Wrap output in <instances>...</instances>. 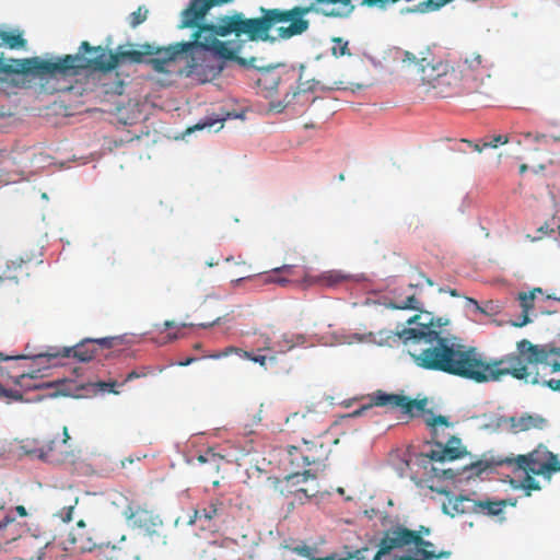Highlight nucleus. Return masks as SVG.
<instances>
[{"label":"nucleus","mask_w":560,"mask_h":560,"mask_svg":"<svg viewBox=\"0 0 560 560\" xmlns=\"http://www.w3.org/2000/svg\"><path fill=\"white\" fill-rule=\"evenodd\" d=\"M300 421H307V413L294 412L287 418V423L299 424Z\"/></svg>","instance_id":"nucleus-48"},{"label":"nucleus","mask_w":560,"mask_h":560,"mask_svg":"<svg viewBox=\"0 0 560 560\" xmlns=\"http://www.w3.org/2000/svg\"><path fill=\"white\" fill-rule=\"evenodd\" d=\"M317 83L318 82H316L315 80L300 82L295 90H293L292 92L288 91L285 93L282 101H279L278 103L271 102L270 108L278 113L282 112L298 94L314 91Z\"/></svg>","instance_id":"nucleus-25"},{"label":"nucleus","mask_w":560,"mask_h":560,"mask_svg":"<svg viewBox=\"0 0 560 560\" xmlns=\"http://www.w3.org/2000/svg\"><path fill=\"white\" fill-rule=\"evenodd\" d=\"M334 46L331 48V54L335 57H341V56H351V52L349 50V43L347 40H343L341 37H334L332 38Z\"/></svg>","instance_id":"nucleus-38"},{"label":"nucleus","mask_w":560,"mask_h":560,"mask_svg":"<svg viewBox=\"0 0 560 560\" xmlns=\"http://www.w3.org/2000/svg\"><path fill=\"white\" fill-rule=\"evenodd\" d=\"M528 170V166L526 164H522L520 166V174H524Z\"/></svg>","instance_id":"nucleus-61"},{"label":"nucleus","mask_w":560,"mask_h":560,"mask_svg":"<svg viewBox=\"0 0 560 560\" xmlns=\"http://www.w3.org/2000/svg\"><path fill=\"white\" fill-rule=\"evenodd\" d=\"M425 423L432 429V438L438 439V425L450 427L447 417L439 415L432 416L425 420Z\"/></svg>","instance_id":"nucleus-37"},{"label":"nucleus","mask_w":560,"mask_h":560,"mask_svg":"<svg viewBox=\"0 0 560 560\" xmlns=\"http://www.w3.org/2000/svg\"><path fill=\"white\" fill-rule=\"evenodd\" d=\"M122 92H124V82L118 78L115 79L113 86L105 89V93L121 95Z\"/></svg>","instance_id":"nucleus-45"},{"label":"nucleus","mask_w":560,"mask_h":560,"mask_svg":"<svg viewBox=\"0 0 560 560\" xmlns=\"http://www.w3.org/2000/svg\"><path fill=\"white\" fill-rule=\"evenodd\" d=\"M31 63L28 58L25 59H10L5 61L0 57V82L8 79L10 74H31Z\"/></svg>","instance_id":"nucleus-23"},{"label":"nucleus","mask_w":560,"mask_h":560,"mask_svg":"<svg viewBox=\"0 0 560 560\" xmlns=\"http://www.w3.org/2000/svg\"><path fill=\"white\" fill-rule=\"evenodd\" d=\"M266 282L279 283L280 285H285L287 283H289V280L285 279V278H280V277H276V276H269L266 279Z\"/></svg>","instance_id":"nucleus-50"},{"label":"nucleus","mask_w":560,"mask_h":560,"mask_svg":"<svg viewBox=\"0 0 560 560\" xmlns=\"http://www.w3.org/2000/svg\"><path fill=\"white\" fill-rule=\"evenodd\" d=\"M288 492L293 495L299 504H305L319 493V483L316 475L311 470L293 472L285 477Z\"/></svg>","instance_id":"nucleus-13"},{"label":"nucleus","mask_w":560,"mask_h":560,"mask_svg":"<svg viewBox=\"0 0 560 560\" xmlns=\"http://www.w3.org/2000/svg\"><path fill=\"white\" fill-rule=\"evenodd\" d=\"M243 351L242 349L240 348H236V347H228L225 348L221 353L217 354V355H213V358H221V357H226L231 353H236V354H240L243 357Z\"/></svg>","instance_id":"nucleus-49"},{"label":"nucleus","mask_w":560,"mask_h":560,"mask_svg":"<svg viewBox=\"0 0 560 560\" xmlns=\"http://www.w3.org/2000/svg\"><path fill=\"white\" fill-rule=\"evenodd\" d=\"M112 346L113 338L85 339L74 347H63L60 349L50 347L46 352L35 354L33 359L39 362H49L51 359L73 357L81 362H88L94 358L98 348L104 349Z\"/></svg>","instance_id":"nucleus-10"},{"label":"nucleus","mask_w":560,"mask_h":560,"mask_svg":"<svg viewBox=\"0 0 560 560\" xmlns=\"http://www.w3.org/2000/svg\"><path fill=\"white\" fill-rule=\"evenodd\" d=\"M296 80L295 70H285L279 67L260 69L256 84L265 98H271L278 93L280 86L292 88Z\"/></svg>","instance_id":"nucleus-12"},{"label":"nucleus","mask_w":560,"mask_h":560,"mask_svg":"<svg viewBox=\"0 0 560 560\" xmlns=\"http://www.w3.org/2000/svg\"><path fill=\"white\" fill-rule=\"evenodd\" d=\"M173 326H174V322L166 320V322L164 323V327H165L166 329H167V328H171V327H173Z\"/></svg>","instance_id":"nucleus-63"},{"label":"nucleus","mask_w":560,"mask_h":560,"mask_svg":"<svg viewBox=\"0 0 560 560\" xmlns=\"http://www.w3.org/2000/svg\"><path fill=\"white\" fill-rule=\"evenodd\" d=\"M197 518H200V512L198 509L194 510V513L188 521V525H194L196 523Z\"/></svg>","instance_id":"nucleus-53"},{"label":"nucleus","mask_w":560,"mask_h":560,"mask_svg":"<svg viewBox=\"0 0 560 560\" xmlns=\"http://www.w3.org/2000/svg\"><path fill=\"white\" fill-rule=\"evenodd\" d=\"M124 514L133 526L142 528L150 536L162 537V545L166 544V536L163 534V522L154 511L140 505H129Z\"/></svg>","instance_id":"nucleus-15"},{"label":"nucleus","mask_w":560,"mask_h":560,"mask_svg":"<svg viewBox=\"0 0 560 560\" xmlns=\"http://www.w3.org/2000/svg\"><path fill=\"white\" fill-rule=\"evenodd\" d=\"M148 9L143 7H139L137 11L132 12L129 16V24L131 27H137L141 23H143L148 18Z\"/></svg>","instance_id":"nucleus-40"},{"label":"nucleus","mask_w":560,"mask_h":560,"mask_svg":"<svg viewBox=\"0 0 560 560\" xmlns=\"http://www.w3.org/2000/svg\"><path fill=\"white\" fill-rule=\"evenodd\" d=\"M302 446L304 448L305 458L308 460L310 465L318 464L328 456L329 451L319 438L313 440L303 439Z\"/></svg>","instance_id":"nucleus-24"},{"label":"nucleus","mask_w":560,"mask_h":560,"mask_svg":"<svg viewBox=\"0 0 560 560\" xmlns=\"http://www.w3.org/2000/svg\"><path fill=\"white\" fill-rule=\"evenodd\" d=\"M288 462L292 468H303L310 466L308 460L305 458L303 446L289 445L287 447Z\"/></svg>","instance_id":"nucleus-30"},{"label":"nucleus","mask_w":560,"mask_h":560,"mask_svg":"<svg viewBox=\"0 0 560 560\" xmlns=\"http://www.w3.org/2000/svg\"><path fill=\"white\" fill-rule=\"evenodd\" d=\"M212 125H213L212 122H205V124H202V125H199V124H198V125H196V126L194 127V129H203L205 127H212Z\"/></svg>","instance_id":"nucleus-59"},{"label":"nucleus","mask_w":560,"mask_h":560,"mask_svg":"<svg viewBox=\"0 0 560 560\" xmlns=\"http://www.w3.org/2000/svg\"><path fill=\"white\" fill-rule=\"evenodd\" d=\"M442 477L447 478V479H453L455 477V472L452 469H445V470H443Z\"/></svg>","instance_id":"nucleus-56"},{"label":"nucleus","mask_w":560,"mask_h":560,"mask_svg":"<svg viewBox=\"0 0 560 560\" xmlns=\"http://www.w3.org/2000/svg\"><path fill=\"white\" fill-rule=\"evenodd\" d=\"M26 39L23 33L19 30L5 31L3 35V47L10 49H24L26 47Z\"/></svg>","instance_id":"nucleus-29"},{"label":"nucleus","mask_w":560,"mask_h":560,"mask_svg":"<svg viewBox=\"0 0 560 560\" xmlns=\"http://www.w3.org/2000/svg\"><path fill=\"white\" fill-rule=\"evenodd\" d=\"M25 262L23 260L20 261H11V266H8V270L4 272V277H0V281L2 279H9L18 281L20 277L23 275H27L25 269Z\"/></svg>","instance_id":"nucleus-34"},{"label":"nucleus","mask_w":560,"mask_h":560,"mask_svg":"<svg viewBox=\"0 0 560 560\" xmlns=\"http://www.w3.org/2000/svg\"><path fill=\"white\" fill-rule=\"evenodd\" d=\"M422 278L424 279V281L427 282L428 285L432 287L434 284L430 278H428L425 276H422Z\"/></svg>","instance_id":"nucleus-62"},{"label":"nucleus","mask_w":560,"mask_h":560,"mask_svg":"<svg viewBox=\"0 0 560 560\" xmlns=\"http://www.w3.org/2000/svg\"><path fill=\"white\" fill-rule=\"evenodd\" d=\"M223 506V502L219 499H212L208 502V504L199 510L200 518H205L207 521L213 520L219 515L221 508Z\"/></svg>","instance_id":"nucleus-33"},{"label":"nucleus","mask_w":560,"mask_h":560,"mask_svg":"<svg viewBox=\"0 0 560 560\" xmlns=\"http://www.w3.org/2000/svg\"><path fill=\"white\" fill-rule=\"evenodd\" d=\"M350 279L349 275L341 272L340 270H328L319 276H305L304 282L307 285L319 284L327 288L337 287Z\"/></svg>","instance_id":"nucleus-21"},{"label":"nucleus","mask_w":560,"mask_h":560,"mask_svg":"<svg viewBox=\"0 0 560 560\" xmlns=\"http://www.w3.org/2000/svg\"><path fill=\"white\" fill-rule=\"evenodd\" d=\"M306 5H296L290 10L260 8L259 18L246 19L242 13L240 23L244 36L249 40L275 42L287 40L305 33L310 21L304 19L310 13L327 18H347L354 10L351 0H308ZM362 5H365L362 0Z\"/></svg>","instance_id":"nucleus-1"},{"label":"nucleus","mask_w":560,"mask_h":560,"mask_svg":"<svg viewBox=\"0 0 560 560\" xmlns=\"http://www.w3.org/2000/svg\"><path fill=\"white\" fill-rule=\"evenodd\" d=\"M450 556L451 551L436 552L417 530L396 526L385 530L373 560H438Z\"/></svg>","instance_id":"nucleus-5"},{"label":"nucleus","mask_w":560,"mask_h":560,"mask_svg":"<svg viewBox=\"0 0 560 560\" xmlns=\"http://www.w3.org/2000/svg\"><path fill=\"white\" fill-rule=\"evenodd\" d=\"M25 532L24 525L16 522L14 517L5 515L0 518V549L12 542L20 541Z\"/></svg>","instance_id":"nucleus-19"},{"label":"nucleus","mask_w":560,"mask_h":560,"mask_svg":"<svg viewBox=\"0 0 560 560\" xmlns=\"http://www.w3.org/2000/svg\"><path fill=\"white\" fill-rule=\"evenodd\" d=\"M368 402L352 412L353 417L365 415L373 407H384L389 410L398 409L401 413L409 418H415L424 411L427 406V398L412 399L402 394L386 393L377 389L368 395Z\"/></svg>","instance_id":"nucleus-8"},{"label":"nucleus","mask_w":560,"mask_h":560,"mask_svg":"<svg viewBox=\"0 0 560 560\" xmlns=\"http://www.w3.org/2000/svg\"><path fill=\"white\" fill-rule=\"evenodd\" d=\"M50 546V540L46 537L26 533L16 544V548L22 553L23 560H43L44 550Z\"/></svg>","instance_id":"nucleus-17"},{"label":"nucleus","mask_w":560,"mask_h":560,"mask_svg":"<svg viewBox=\"0 0 560 560\" xmlns=\"http://www.w3.org/2000/svg\"><path fill=\"white\" fill-rule=\"evenodd\" d=\"M476 511L475 514H482L488 516H499L503 513L509 502L506 500H475Z\"/></svg>","instance_id":"nucleus-26"},{"label":"nucleus","mask_w":560,"mask_h":560,"mask_svg":"<svg viewBox=\"0 0 560 560\" xmlns=\"http://www.w3.org/2000/svg\"><path fill=\"white\" fill-rule=\"evenodd\" d=\"M283 548L308 560H368V553L370 552L369 547L352 549L350 546L346 545L343 546L341 552H334L324 558H316L315 555L318 552L317 547L310 546L304 541H301L296 545L285 544L283 545Z\"/></svg>","instance_id":"nucleus-14"},{"label":"nucleus","mask_w":560,"mask_h":560,"mask_svg":"<svg viewBox=\"0 0 560 560\" xmlns=\"http://www.w3.org/2000/svg\"><path fill=\"white\" fill-rule=\"evenodd\" d=\"M195 359L194 358H188L185 362H182L180 365H188L190 364Z\"/></svg>","instance_id":"nucleus-64"},{"label":"nucleus","mask_w":560,"mask_h":560,"mask_svg":"<svg viewBox=\"0 0 560 560\" xmlns=\"http://www.w3.org/2000/svg\"><path fill=\"white\" fill-rule=\"evenodd\" d=\"M197 459L201 464H205V463L212 464L214 469L218 470L222 458L218 454H215L211 451H208L206 454L199 455Z\"/></svg>","instance_id":"nucleus-43"},{"label":"nucleus","mask_w":560,"mask_h":560,"mask_svg":"<svg viewBox=\"0 0 560 560\" xmlns=\"http://www.w3.org/2000/svg\"><path fill=\"white\" fill-rule=\"evenodd\" d=\"M452 0H425L420 3H418L412 9H407V12H420V13H427L431 11H436L446 3L451 2Z\"/></svg>","instance_id":"nucleus-32"},{"label":"nucleus","mask_w":560,"mask_h":560,"mask_svg":"<svg viewBox=\"0 0 560 560\" xmlns=\"http://www.w3.org/2000/svg\"><path fill=\"white\" fill-rule=\"evenodd\" d=\"M440 292H448L452 296H455V298L459 296V294L457 293V291L455 289H447V290L440 289Z\"/></svg>","instance_id":"nucleus-57"},{"label":"nucleus","mask_w":560,"mask_h":560,"mask_svg":"<svg viewBox=\"0 0 560 560\" xmlns=\"http://www.w3.org/2000/svg\"><path fill=\"white\" fill-rule=\"evenodd\" d=\"M407 320L410 327H405L397 331V336L408 345L413 341L431 338L434 335H442L439 330L448 324L447 319L435 318L430 312L421 311Z\"/></svg>","instance_id":"nucleus-11"},{"label":"nucleus","mask_w":560,"mask_h":560,"mask_svg":"<svg viewBox=\"0 0 560 560\" xmlns=\"http://www.w3.org/2000/svg\"><path fill=\"white\" fill-rule=\"evenodd\" d=\"M152 44H143L139 50H124L121 46L116 52H112L102 46H91L89 42H82L79 51L74 55H65L56 59L28 58L31 74L43 78H69L78 75L82 70L92 69L103 72L114 70L120 62L129 60L141 63L145 56L152 55Z\"/></svg>","instance_id":"nucleus-3"},{"label":"nucleus","mask_w":560,"mask_h":560,"mask_svg":"<svg viewBox=\"0 0 560 560\" xmlns=\"http://www.w3.org/2000/svg\"><path fill=\"white\" fill-rule=\"evenodd\" d=\"M295 342L292 336L288 334L282 335L281 339L278 340L272 348H277L279 352L285 353L287 351L294 348Z\"/></svg>","instance_id":"nucleus-41"},{"label":"nucleus","mask_w":560,"mask_h":560,"mask_svg":"<svg viewBox=\"0 0 560 560\" xmlns=\"http://www.w3.org/2000/svg\"><path fill=\"white\" fill-rule=\"evenodd\" d=\"M116 385H117L116 382H98V383H96V386L102 392H109V393L118 394V392L115 390Z\"/></svg>","instance_id":"nucleus-47"},{"label":"nucleus","mask_w":560,"mask_h":560,"mask_svg":"<svg viewBox=\"0 0 560 560\" xmlns=\"http://www.w3.org/2000/svg\"><path fill=\"white\" fill-rule=\"evenodd\" d=\"M15 511L22 517H25L27 515L26 509L23 505H18L15 508Z\"/></svg>","instance_id":"nucleus-55"},{"label":"nucleus","mask_w":560,"mask_h":560,"mask_svg":"<svg viewBox=\"0 0 560 560\" xmlns=\"http://www.w3.org/2000/svg\"><path fill=\"white\" fill-rule=\"evenodd\" d=\"M517 352L509 353L500 359L487 361L477 350L475 360L474 382H497L506 375L516 380L528 381L530 372L528 364H542L553 375L540 383L555 392H560V347L546 349L523 339L516 345ZM533 383H539L536 375Z\"/></svg>","instance_id":"nucleus-2"},{"label":"nucleus","mask_w":560,"mask_h":560,"mask_svg":"<svg viewBox=\"0 0 560 560\" xmlns=\"http://www.w3.org/2000/svg\"><path fill=\"white\" fill-rule=\"evenodd\" d=\"M220 320V318H217L214 322L212 323H209V324H199L198 326L202 327V328H207V327H211L212 325H214L215 323H218Z\"/></svg>","instance_id":"nucleus-60"},{"label":"nucleus","mask_w":560,"mask_h":560,"mask_svg":"<svg viewBox=\"0 0 560 560\" xmlns=\"http://www.w3.org/2000/svg\"><path fill=\"white\" fill-rule=\"evenodd\" d=\"M151 369L148 368V366H142L140 369H137V370H132L131 372H129L125 378V381L121 383L125 384L127 382H130L132 380H136V378H140V377H145L148 376L150 373H151Z\"/></svg>","instance_id":"nucleus-44"},{"label":"nucleus","mask_w":560,"mask_h":560,"mask_svg":"<svg viewBox=\"0 0 560 560\" xmlns=\"http://www.w3.org/2000/svg\"><path fill=\"white\" fill-rule=\"evenodd\" d=\"M12 378H13L14 384L19 385L20 387H22L24 389H37L43 386V383L36 382L37 376H36L35 372H31V373L22 372L18 375L13 376Z\"/></svg>","instance_id":"nucleus-31"},{"label":"nucleus","mask_w":560,"mask_h":560,"mask_svg":"<svg viewBox=\"0 0 560 560\" xmlns=\"http://www.w3.org/2000/svg\"><path fill=\"white\" fill-rule=\"evenodd\" d=\"M525 476L521 481V487L526 490V494L530 495L532 491L540 490L539 482L532 476V472H524Z\"/></svg>","instance_id":"nucleus-39"},{"label":"nucleus","mask_w":560,"mask_h":560,"mask_svg":"<svg viewBox=\"0 0 560 560\" xmlns=\"http://www.w3.org/2000/svg\"><path fill=\"white\" fill-rule=\"evenodd\" d=\"M272 271H273L275 273H277V272H283V273L291 275V273H292V266H290V265H283L282 267L275 268Z\"/></svg>","instance_id":"nucleus-52"},{"label":"nucleus","mask_w":560,"mask_h":560,"mask_svg":"<svg viewBox=\"0 0 560 560\" xmlns=\"http://www.w3.org/2000/svg\"><path fill=\"white\" fill-rule=\"evenodd\" d=\"M408 345L417 366L474 381L476 348L455 343L442 335Z\"/></svg>","instance_id":"nucleus-4"},{"label":"nucleus","mask_w":560,"mask_h":560,"mask_svg":"<svg viewBox=\"0 0 560 560\" xmlns=\"http://www.w3.org/2000/svg\"><path fill=\"white\" fill-rule=\"evenodd\" d=\"M502 463L514 466V470L532 472L533 475L548 478H550L551 474L560 471L558 456L544 445H538L526 455H518L515 458L508 457Z\"/></svg>","instance_id":"nucleus-9"},{"label":"nucleus","mask_w":560,"mask_h":560,"mask_svg":"<svg viewBox=\"0 0 560 560\" xmlns=\"http://www.w3.org/2000/svg\"><path fill=\"white\" fill-rule=\"evenodd\" d=\"M464 142L468 143L469 145H471L474 148L475 151L477 152H482L483 149H487V148H498L499 144H505L509 142V138L506 136H502V135H499V136H494L492 137L491 140L489 141H485L482 143V145L476 143V144H472L470 141L468 140H463Z\"/></svg>","instance_id":"nucleus-35"},{"label":"nucleus","mask_w":560,"mask_h":560,"mask_svg":"<svg viewBox=\"0 0 560 560\" xmlns=\"http://www.w3.org/2000/svg\"><path fill=\"white\" fill-rule=\"evenodd\" d=\"M32 444L33 442L25 440L21 447L25 454L38 457V447H34Z\"/></svg>","instance_id":"nucleus-46"},{"label":"nucleus","mask_w":560,"mask_h":560,"mask_svg":"<svg viewBox=\"0 0 560 560\" xmlns=\"http://www.w3.org/2000/svg\"><path fill=\"white\" fill-rule=\"evenodd\" d=\"M524 137L526 139H533L535 142H541L546 138L542 133L533 135L532 132L524 133Z\"/></svg>","instance_id":"nucleus-51"},{"label":"nucleus","mask_w":560,"mask_h":560,"mask_svg":"<svg viewBox=\"0 0 560 560\" xmlns=\"http://www.w3.org/2000/svg\"><path fill=\"white\" fill-rule=\"evenodd\" d=\"M552 231H553L552 229H551V230H549V226H548L547 224H545V225H542V226H540V228L538 229V232H540V233H542V234H548L549 232H552Z\"/></svg>","instance_id":"nucleus-58"},{"label":"nucleus","mask_w":560,"mask_h":560,"mask_svg":"<svg viewBox=\"0 0 560 560\" xmlns=\"http://www.w3.org/2000/svg\"><path fill=\"white\" fill-rule=\"evenodd\" d=\"M493 62L478 51L465 52L455 71L459 74L458 86L469 92L486 93L485 81L491 78Z\"/></svg>","instance_id":"nucleus-7"},{"label":"nucleus","mask_w":560,"mask_h":560,"mask_svg":"<svg viewBox=\"0 0 560 560\" xmlns=\"http://www.w3.org/2000/svg\"><path fill=\"white\" fill-rule=\"evenodd\" d=\"M78 502H79L78 495H73V498L69 500L68 504L63 505L59 510V512L57 513L58 517L62 522H66V523L70 522L72 520L73 510L77 506Z\"/></svg>","instance_id":"nucleus-36"},{"label":"nucleus","mask_w":560,"mask_h":560,"mask_svg":"<svg viewBox=\"0 0 560 560\" xmlns=\"http://www.w3.org/2000/svg\"><path fill=\"white\" fill-rule=\"evenodd\" d=\"M4 395L9 397H13L15 399L21 398V394H19L16 390H4Z\"/></svg>","instance_id":"nucleus-54"},{"label":"nucleus","mask_w":560,"mask_h":560,"mask_svg":"<svg viewBox=\"0 0 560 560\" xmlns=\"http://www.w3.org/2000/svg\"><path fill=\"white\" fill-rule=\"evenodd\" d=\"M465 454L466 450L462 446L460 439L451 436L446 443L435 441V448L431 450L428 456L432 460L444 462L458 459Z\"/></svg>","instance_id":"nucleus-18"},{"label":"nucleus","mask_w":560,"mask_h":560,"mask_svg":"<svg viewBox=\"0 0 560 560\" xmlns=\"http://www.w3.org/2000/svg\"><path fill=\"white\" fill-rule=\"evenodd\" d=\"M243 358H245L247 360H250V361H253L255 363H258L262 368L267 366V361H272V362L276 361V357L275 355H271V357L256 355V354H254L253 352H249V351H243Z\"/></svg>","instance_id":"nucleus-42"},{"label":"nucleus","mask_w":560,"mask_h":560,"mask_svg":"<svg viewBox=\"0 0 560 560\" xmlns=\"http://www.w3.org/2000/svg\"><path fill=\"white\" fill-rule=\"evenodd\" d=\"M475 500L466 495H451L443 503V512L452 517L460 514H471L476 511Z\"/></svg>","instance_id":"nucleus-20"},{"label":"nucleus","mask_w":560,"mask_h":560,"mask_svg":"<svg viewBox=\"0 0 560 560\" xmlns=\"http://www.w3.org/2000/svg\"><path fill=\"white\" fill-rule=\"evenodd\" d=\"M545 424L546 420L539 416L523 415L517 418H511V425L517 432L530 429H542Z\"/></svg>","instance_id":"nucleus-27"},{"label":"nucleus","mask_w":560,"mask_h":560,"mask_svg":"<svg viewBox=\"0 0 560 560\" xmlns=\"http://www.w3.org/2000/svg\"><path fill=\"white\" fill-rule=\"evenodd\" d=\"M537 293H542L540 288H535L529 292H520L517 295V300L520 302V307L522 308V314L520 318L515 322H511L514 327H523L530 323L529 319V311L534 308L535 298Z\"/></svg>","instance_id":"nucleus-22"},{"label":"nucleus","mask_w":560,"mask_h":560,"mask_svg":"<svg viewBox=\"0 0 560 560\" xmlns=\"http://www.w3.org/2000/svg\"><path fill=\"white\" fill-rule=\"evenodd\" d=\"M401 61L406 67L413 68L423 83L435 89L458 86L459 74L455 67L436 58L430 48L418 52L405 50Z\"/></svg>","instance_id":"nucleus-6"},{"label":"nucleus","mask_w":560,"mask_h":560,"mask_svg":"<svg viewBox=\"0 0 560 560\" xmlns=\"http://www.w3.org/2000/svg\"><path fill=\"white\" fill-rule=\"evenodd\" d=\"M63 440L61 443H56L55 441H49L48 443L43 444L38 447V458L46 460L51 464H66L74 463L75 455L73 452L63 451L66 448V444L70 439L68 428L63 427L62 430Z\"/></svg>","instance_id":"nucleus-16"},{"label":"nucleus","mask_w":560,"mask_h":560,"mask_svg":"<svg viewBox=\"0 0 560 560\" xmlns=\"http://www.w3.org/2000/svg\"><path fill=\"white\" fill-rule=\"evenodd\" d=\"M421 302L416 298L415 292L394 293L388 306L394 310H420Z\"/></svg>","instance_id":"nucleus-28"}]
</instances>
